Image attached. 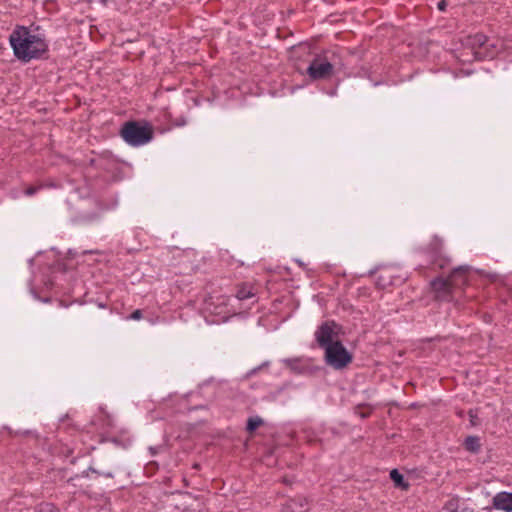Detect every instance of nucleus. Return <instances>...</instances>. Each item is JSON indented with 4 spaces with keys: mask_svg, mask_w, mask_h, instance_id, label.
I'll use <instances>...</instances> for the list:
<instances>
[{
    "mask_svg": "<svg viewBox=\"0 0 512 512\" xmlns=\"http://www.w3.org/2000/svg\"><path fill=\"white\" fill-rule=\"evenodd\" d=\"M15 56L24 62L38 58L47 50L44 37L26 27H19L9 37Z\"/></svg>",
    "mask_w": 512,
    "mask_h": 512,
    "instance_id": "1",
    "label": "nucleus"
},
{
    "mask_svg": "<svg viewBox=\"0 0 512 512\" xmlns=\"http://www.w3.org/2000/svg\"><path fill=\"white\" fill-rule=\"evenodd\" d=\"M123 139L132 146H141L152 139V127L147 123L129 122L121 131Z\"/></svg>",
    "mask_w": 512,
    "mask_h": 512,
    "instance_id": "2",
    "label": "nucleus"
},
{
    "mask_svg": "<svg viewBox=\"0 0 512 512\" xmlns=\"http://www.w3.org/2000/svg\"><path fill=\"white\" fill-rule=\"evenodd\" d=\"M342 328L333 321L323 323L315 332L316 341L324 350L330 345L341 343Z\"/></svg>",
    "mask_w": 512,
    "mask_h": 512,
    "instance_id": "3",
    "label": "nucleus"
},
{
    "mask_svg": "<svg viewBox=\"0 0 512 512\" xmlns=\"http://www.w3.org/2000/svg\"><path fill=\"white\" fill-rule=\"evenodd\" d=\"M324 358L327 365L334 369H343L352 361L351 353L341 343H335L324 349Z\"/></svg>",
    "mask_w": 512,
    "mask_h": 512,
    "instance_id": "4",
    "label": "nucleus"
},
{
    "mask_svg": "<svg viewBox=\"0 0 512 512\" xmlns=\"http://www.w3.org/2000/svg\"><path fill=\"white\" fill-rule=\"evenodd\" d=\"M333 72L332 64L324 57H316L309 65L307 73L313 80L326 79Z\"/></svg>",
    "mask_w": 512,
    "mask_h": 512,
    "instance_id": "5",
    "label": "nucleus"
},
{
    "mask_svg": "<svg viewBox=\"0 0 512 512\" xmlns=\"http://www.w3.org/2000/svg\"><path fill=\"white\" fill-rule=\"evenodd\" d=\"M463 272L462 268L456 269L449 279L438 278L432 282L433 289L438 293L449 292L453 286H457L460 282L457 280L458 275Z\"/></svg>",
    "mask_w": 512,
    "mask_h": 512,
    "instance_id": "6",
    "label": "nucleus"
},
{
    "mask_svg": "<svg viewBox=\"0 0 512 512\" xmlns=\"http://www.w3.org/2000/svg\"><path fill=\"white\" fill-rule=\"evenodd\" d=\"M492 503L493 507L497 510L512 512V493L499 492L493 497Z\"/></svg>",
    "mask_w": 512,
    "mask_h": 512,
    "instance_id": "7",
    "label": "nucleus"
},
{
    "mask_svg": "<svg viewBox=\"0 0 512 512\" xmlns=\"http://www.w3.org/2000/svg\"><path fill=\"white\" fill-rule=\"evenodd\" d=\"M445 512H472V509L459 499H451L445 505Z\"/></svg>",
    "mask_w": 512,
    "mask_h": 512,
    "instance_id": "8",
    "label": "nucleus"
},
{
    "mask_svg": "<svg viewBox=\"0 0 512 512\" xmlns=\"http://www.w3.org/2000/svg\"><path fill=\"white\" fill-rule=\"evenodd\" d=\"M465 447L467 450L471 452L478 451L480 444H479V438L475 436H469L465 440Z\"/></svg>",
    "mask_w": 512,
    "mask_h": 512,
    "instance_id": "9",
    "label": "nucleus"
},
{
    "mask_svg": "<svg viewBox=\"0 0 512 512\" xmlns=\"http://www.w3.org/2000/svg\"><path fill=\"white\" fill-rule=\"evenodd\" d=\"M390 477L395 483L396 486L406 489L408 485L404 482V478L402 474H400L397 470H392L390 472Z\"/></svg>",
    "mask_w": 512,
    "mask_h": 512,
    "instance_id": "10",
    "label": "nucleus"
},
{
    "mask_svg": "<svg viewBox=\"0 0 512 512\" xmlns=\"http://www.w3.org/2000/svg\"><path fill=\"white\" fill-rule=\"evenodd\" d=\"M262 424V420L259 417H253L248 420L247 429L249 431H254Z\"/></svg>",
    "mask_w": 512,
    "mask_h": 512,
    "instance_id": "11",
    "label": "nucleus"
},
{
    "mask_svg": "<svg viewBox=\"0 0 512 512\" xmlns=\"http://www.w3.org/2000/svg\"><path fill=\"white\" fill-rule=\"evenodd\" d=\"M251 296H253V293H251L250 291H245V290H240L237 294V298L241 299V300L250 298Z\"/></svg>",
    "mask_w": 512,
    "mask_h": 512,
    "instance_id": "12",
    "label": "nucleus"
},
{
    "mask_svg": "<svg viewBox=\"0 0 512 512\" xmlns=\"http://www.w3.org/2000/svg\"><path fill=\"white\" fill-rule=\"evenodd\" d=\"M469 415H470V423L472 426H475L477 425L479 422H478V419H477V413L476 411H470L469 412Z\"/></svg>",
    "mask_w": 512,
    "mask_h": 512,
    "instance_id": "13",
    "label": "nucleus"
},
{
    "mask_svg": "<svg viewBox=\"0 0 512 512\" xmlns=\"http://www.w3.org/2000/svg\"><path fill=\"white\" fill-rule=\"evenodd\" d=\"M141 316H142L141 311L140 310H136V311H134L131 314L130 318L133 319V320H139L141 318Z\"/></svg>",
    "mask_w": 512,
    "mask_h": 512,
    "instance_id": "14",
    "label": "nucleus"
},
{
    "mask_svg": "<svg viewBox=\"0 0 512 512\" xmlns=\"http://www.w3.org/2000/svg\"><path fill=\"white\" fill-rule=\"evenodd\" d=\"M437 6H438L439 10L443 11L446 7V2L444 0H442V1L438 2Z\"/></svg>",
    "mask_w": 512,
    "mask_h": 512,
    "instance_id": "15",
    "label": "nucleus"
},
{
    "mask_svg": "<svg viewBox=\"0 0 512 512\" xmlns=\"http://www.w3.org/2000/svg\"><path fill=\"white\" fill-rule=\"evenodd\" d=\"M35 191H36V189H35V188H29V189H27V190H26V194H27V195H32V194H34V193H35Z\"/></svg>",
    "mask_w": 512,
    "mask_h": 512,
    "instance_id": "16",
    "label": "nucleus"
}]
</instances>
